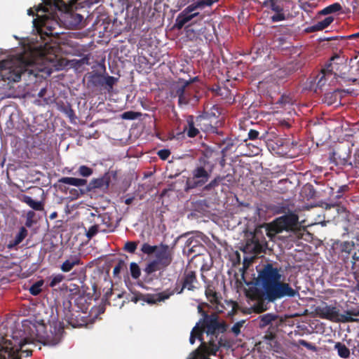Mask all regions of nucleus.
Segmentation results:
<instances>
[{"label": "nucleus", "mask_w": 359, "mask_h": 359, "mask_svg": "<svg viewBox=\"0 0 359 359\" xmlns=\"http://www.w3.org/2000/svg\"><path fill=\"white\" fill-rule=\"evenodd\" d=\"M178 98H179V104H186L188 103V102L189 100V95L187 93L180 96H178Z\"/></svg>", "instance_id": "c03bdc74"}, {"label": "nucleus", "mask_w": 359, "mask_h": 359, "mask_svg": "<svg viewBox=\"0 0 359 359\" xmlns=\"http://www.w3.org/2000/svg\"><path fill=\"white\" fill-rule=\"evenodd\" d=\"M49 5H50V7L52 6H51V1L49 2Z\"/></svg>", "instance_id": "69168bd1"}, {"label": "nucleus", "mask_w": 359, "mask_h": 359, "mask_svg": "<svg viewBox=\"0 0 359 359\" xmlns=\"http://www.w3.org/2000/svg\"><path fill=\"white\" fill-rule=\"evenodd\" d=\"M98 232V226H92L87 231L86 236L88 238H91Z\"/></svg>", "instance_id": "79ce46f5"}, {"label": "nucleus", "mask_w": 359, "mask_h": 359, "mask_svg": "<svg viewBox=\"0 0 359 359\" xmlns=\"http://www.w3.org/2000/svg\"><path fill=\"white\" fill-rule=\"evenodd\" d=\"M41 25L47 27H51L49 23V17L48 15H44L41 17Z\"/></svg>", "instance_id": "49530a36"}, {"label": "nucleus", "mask_w": 359, "mask_h": 359, "mask_svg": "<svg viewBox=\"0 0 359 359\" xmlns=\"http://www.w3.org/2000/svg\"><path fill=\"white\" fill-rule=\"evenodd\" d=\"M34 215V212L32 211H29L27 213V219H32V217Z\"/></svg>", "instance_id": "5fc2aeb1"}, {"label": "nucleus", "mask_w": 359, "mask_h": 359, "mask_svg": "<svg viewBox=\"0 0 359 359\" xmlns=\"http://www.w3.org/2000/svg\"><path fill=\"white\" fill-rule=\"evenodd\" d=\"M137 248V243L135 242H127L125 244V250L130 253H134Z\"/></svg>", "instance_id": "ea45409f"}, {"label": "nucleus", "mask_w": 359, "mask_h": 359, "mask_svg": "<svg viewBox=\"0 0 359 359\" xmlns=\"http://www.w3.org/2000/svg\"><path fill=\"white\" fill-rule=\"evenodd\" d=\"M346 188V187H341V189H340L344 190V189H345Z\"/></svg>", "instance_id": "0e129e2a"}, {"label": "nucleus", "mask_w": 359, "mask_h": 359, "mask_svg": "<svg viewBox=\"0 0 359 359\" xmlns=\"http://www.w3.org/2000/svg\"><path fill=\"white\" fill-rule=\"evenodd\" d=\"M274 320L275 316L271 313L262 315L259 316V326L261 327H266Z\"/></svg>", "instance_id": "cd10ccee"}, {"label": "nucleus", "mask_w": 359, "mask_h": 359, "mask_svg": "<svg viewBox=\"0 0 359 359\" xmlns=\"http://www.w3.org/2000/svg\"><path fill=\"white\" fill-rule=\"evenodd\" d=\"M170 154V152L168 149H161L158 151V155L162 160L167 159Z\"/></svg>", "instance_id": "37998d69"}, {"label": "nucleus", "mask_w": 359, "mask_h": 359, "mask_svg": "<svg viewBox=\"0 0 359 359\" xmlns=\"http://www.w3.org/2000/svg\"><path fill=\"white\" fill-rule=\"evenodd\" d=\"M122 117L126 119L135 118L134 113L132 111H127L123 114Z\"/></svg>", "instance_id": "09e8293b"}, {"label": "nucleus", "mask_w": 359, "mask_h": 359, "mask_svg": "<svg viewBox=\"0 0 359 359\" xmlns=\"http://www.w3.org/2000/svg\"><path fill=\"white\" fill-rule=\"evenodd\" d=\"M132 201H133L132 198H128V199L126 200V203L129 205V204L131 203Z\"/></svg>", "instance_id": "4d7b16f0"}, {"label": "nucleus", "mask_w": 359, "mask_h": 359, "mask_svg": "<svg viewBox=\"0 0 359 359\" xmlns=\"http://www.w3.org/2000/svg\"><path fill=\"white\" fill-rule=\"evenodd\" d=\"M184 131L187 132V135L190 137H194L198 134V130L194 126L193 116H189L187 118V126L184 128Z\"/></svg>", "instance_id": "aec40b11"}, {"label": "nucleus", "mask_w": 359, "mask_h": 359, "mask_svg": "<svg viewBox=\"0 0 359 359\" xmlns=\"http://www.w3.org/2000/svg\"><path fill=\"white\" fill-rule=\"evenodd\" d=\"M334 349L337 351V353L341 358L346 359L350 356V350L341 342H337L334 345Z\"/></svg>", "instance_id": "4be33fe9"}, {"label": "nucleus", "mask_w": 359, "mask_h": 359, "mask_svg": "<svg viewBox=\"0 0 359 359\" xmlns=\"http://www.w3.org/2000/svg\"><path fill=\"white\" fill-rule=\"evenodd\" d=\"M198 338L200 341H203L202 331L198 324H197L191 332L189 341L191 344H194L196 339Z\"/></svg>", "instance_id": "b1692460"}, {"label": "nucleus", "mask_w": 359, "mask_h": 359, "mask_svg": "<svg viewBox=\"0 0 359 359\" xmlns=\"http://www.w3.org/2000/svg\"><path fill=\"white\" fill-rule=\"evenodd\" d=\"M245 320H241L235 323L231 327L232 332L236 335H238L241 333V329L245 323Z\"/></svg>", "instance_id": "e433bc0d"}, {"label": "nucleus", "mask_w": 359, "mask_h": 359, "mask_svg": "<svg viewBox=\"0 0 359 359\" xmlns=\"http://www.w3.org/2000/svg\"><path fill=\"white\" fill-rule=\"evenodd\" d=\"M43 12H48V8L46 6L44 7V8L43 9Z\"/></svg>", "instance_id": "bf43d9fd"}, {"label": "nucleus", "mask_w": 359, "mask_h": 359, "mask_svg": "<svg viewBox=\"0 0 359 359\" xmlns=\"http://www.w3.org/2000/svg\"><path fill=\"white\" fill-rule=\"evenodd\" d=\"M297 343L299 345H302V346L306 347V348H308L309 350H311L313 351H316V347L314 345L307 342L306 341H305L304 339H299Z\"/></svg>", "instance_id": "a19ab883"}, {"label": "nucleus", "mask_w": 359, "mask_h": 359, "mask_svg": "<svg viewBox=\"0 0 359 359\" xmlns=\"http://www.w3.org/2000/svg\"><path fill=\"white\" fill-rule=\"evenodd\" d=\"M79 173L83 177H89L93 174V169L86 165H81L79 168Z\"/></svg>", "instance_id": "f704fd0d"}, {"label": "nucleus", "mask_w": 359, "mask_h": 359, "mask_svg": "<svg viewBox=\"0 0 359 359\" xmlns=\"http://www.w3.org/2000/svg\"><path fill=\"white\" fill-rule=\"evenodd\" d=\"M353 259L355 262L359 261V250H358V253H355V254L353 255Z\"/></svg>", "instance_id": "864d4df0"}, {"label": "nucleus", "mask_w": 359, "mask_h": 359, "mask_svg": "<svg viewBox=\"0 0 359 359\" xmlns=\"http://www.w3.org/2000/svg\"><path fill=\"white\" fill-rule=\"evenodd\" d=\"M202 333L203 332H206L208 335L211 336V339H210L208 344L205 342H202L201 346L198 348H200L203 344H205V349H209L212 344L217 346L219 351V346L217 344L215 343L212 339L213 337H217V334L220 332H223L226 330L225 325L223 323H219L218 320V316L216 314L212 315H206L204 317L203 322L200 327Z\"/></svg>", "instance_id": "423d86ee"}, {"label": "nucleus", "mask_w": 359, "mask_h": 359, "mask_svg": "<svg viewBox=\"0 0 359 359\" xmlns=\"http://www.w3.org/2000/svg\"><path fill=\"white\" fill-rule=\"evenodd\" d=\"M218 0H215V2H217Z\"/></svg>", "instance_id": "338daca9"}, {"label": "nucleus", "mask_w": 359, "mask_h": 359, "mask_svg": "<svg viewBox=\"0 0 359 359\" xmlns=\"http://www.w3.org/2000/svg\"><path fill=\"white\" fill-rule=\"evenodd\" d=\"M271 8L273 11L277 12V13H280L282 11V8L280 7V6L278 5H276V4H272L271 5Z\"/></svg>", "instance_id": "3c124183"}, {"label": "nucleus", "mask_w": 359, "mask_h": 359, "mask_svg": "<svg viewBox=\"0 0 359 359\" xmlns=\"http://www.w3.org/2000/svg\"><path fill=\"white\" fill-rule=\"evenodd\" d=\"M130 269L131 276L133 278L136 279L140 277V276L141 274L140 269L136 263H135V262L131 263L130 266Z\"/></svg>", "instance_id": "72a5a7b5"}, {"label": "nucleus", "mask_w": 359, "mask_h": 359, "mask_svg": "<svg viewBox=\"0 0 359 359\" xmlns=\"http://www.w3.org/2000/svg\"><path fill=\"white\" fill-rule=\"evenodd\" d=\"M259 132L255 130H250L248 133V137L250 140H256L258 137Z\"/></svg>", "instance_id": "de8ad7c7"}, {"label": "nucleus", "mask_w": 359, "mask_h": 359, "mask_svg": "<svg viewBox=\"0 0 359 359\" xmlns=\"http://www.w3.org/2000/svg\"><path fill=\"white\" fill-rule=\"evenodd\" d=\"M339 95V90H334L333 93H328L325 95L324 102L328 105L337 102V97Z\"/></svg>", "instance_id": "a878e982"}, {"label": "nucleus", "mask_w": 359, "mask_h": 359, "mask_svg": "<svg viewBox=\"0 0 359 359\" xmlns=\"http://www.w3.org/2000/svg\"><path fill=\"white\" fill-rule=\"evenodd\" d=\"M316 315L320 318L327 319L334 323H346V321L351 320L348 317L342 316L340 314L339 309L334 306L325 304L316 307Z\"/></svg>", "instance_id": "6e6552de"}, {"label": "nucleus", "mask_w": 359, "mask_h": 359, "mask_svg": "<svg viewBox=\"0 0 359 359\" xmlns=\"http://www.w3.org/2000/svg\"><path fill=\"white\" fill-rule=\"evenodd\" d=\"M353 36L359 37V32L353 35Z\"/></svg>", "instance_id": "052dcab7"}, {"label": "nucleus", "mask_w": 359, "mask_h": 359, "mask_svg": "<svg viewBox=\"0 0 359 359\" xmlns=\"http://www.w3.org/2000/svg\"><path fill=\"white\" fill-rule=\"evenodd\" d=\"M210 178V173L202 166L196 167L191 172V175L187 179L185 191L204 185Z\"/></svg>", "instance_id": "0eeeda50"}, {"label": "nucleus", "mask_w": 359, "mask_h": 359, "mask_svg": "<svg viewBox=\"0 0 359 359\" xmlns=\"http://www.w3.org/2000/svg\"><path fill=\"white\" fill-rule=\"evenodd\" d=\"M48 279L50 280L49 286L54 287L64 280L65 276L61 273L53 274Z\"/></svg>", "instance_id": "bb28decb"}, {"label": "nucleus", "mask_w": 359, "mask_h": 359, "mask_svg": "<svg viewBox=\"0 0 359 359\" xmlns=\"http://www.w3.org/2000/svg\"><path fill=\"white\" fill-rule=\"evenodd\" d=\"M334 20V18L332 16H328L325 18L323 20L318 22L314 25L309 27V30L311 32H316L320 31L325 28H327Z\"/></svg>", "instance_id": "a211bd4d"}, {"label": "nucleus", "mask_w": 359, "mask_h": 359, "mask_svg": "<svg viewBox=\"0 0 359 359\" xmlns=\"http://www.w3.org/2000/svg\"><path fill=\"white\" fill-rule=\"evenodd\" d=\"M28 14H29V15H34V12L32 11V9H29V10H28Z\"/></svg>", "instance_id": "13d9d810"}, {"label": "nucleus", "mask_w": 359, "mask_h": 359, "mask_svg": "<svg viewBox=\"0 0 359 359\" xmlns=\"http://www.w3.org/2000/svg\"><path fill=\"white\" fill-rule=\"evenodd\" d=\"M354 248V243L346 241L341 244V251L350 254Z\"/></svg>", "instance_id": "c9c22d12"}, {"label": "nucleus", "mask_w": 359, "mask_h": 359, "mask_svg": "<svg viewBox=\"0 0 359 359\" xmlns=\"http://www.w3.org/2000/svg\"><path fill=\"white\" fill-rule=\"evenodd\" d=\"M197 282L196 273L194 271H186L184 273L183 280H182V287L178 290L176 287L174 290L179 294H181L183 292L184 289H187L189 290H194L196 288L194 284Z\"/></svg>", "instance_id": "f8f14e48"}, {"label": "nucleus", "mask_w": 359, "mask_h": 359, "mask_svg": "<svg viewBox=\"0 0 359 359\" xmlns=\"http://www.w3.org/2000/svg\"><path fill=\"white\" fill-rule=\"evenodd\" d=\"M81 264V259L79 257L72 256L62 263L60 269L62 271L67 273L72 271L75 266L80 265Z\"/></svg>", "instance_id": "2eb2a0df"}, {"label": "nucleus", "mask_w": 359, "mask_h": 359, "mask_svg": "<svg viewBox=\"0 0 359 359\" xmlns=\"http://www.w3.org/2000/svg\"><path fill=\"white\" fill-rule=\"evenodd\" d=\"M344 62L345 60L340 57L338 55L332 57L330 63L326 65L325 67L322 69L321 74L319 75L320 78L317 82V86L320 88L323 87L325 85L326 77L331 76L332 72L338 71L339 65L346 67Z\"/></svg>", "instance_id": "1a4fd4ad"}, {"label": "nucleus", "mask_w": 359, "mask_h": 359, "mask_svg": "<svg viewBox=\"0 0 359 359\" xmlns=\"http://www.w3.org/2000/svg\"><path fill=\"white\" fill-rule=\"evenodd\" d=\"M117 79L114 76H107L104 78V83L109 87V90L112 89L113 86L116 83Z\"/></svg>", "instance_id": "4c0bfd02"}, {"label": "nucleus", "mask_w": 359, "mask_h": 359, "mask_svg": "<svg viewBox=\"0 0 359 359\" xmlns=\"http://www.w3.org/2000/svg\"><path fill=\"white\" fill-rule=\"evenodd\" d=\"M23 336L18 339V336L12 339H3L0 342V359H20L18 353L26 344H32L37 339H43V344L48 346H55L61 340L62 329L54 327L50 334L43 335L44 324H36L29 320H25L22 324Z\"/></svg>", "instance_id": "f257e3e1"}, {"label": "nucleus", "mask_w": 359, "mask_h": 359, "mask_svg": "<svg viewBox=\"0 0 359 359\" xmlns=\"http://www.w3.org/2000/svg\"><path fill=\"white\" fill-rule=\"evenodd\" d=\"M27 236V230L25 227H21L15 237L8 243V248H15L26 238Z\"/></svg>", "instance_id": "dca6fc26"}, {"label": "nucleus", "mask_w": 359, "mask_h": 359, "mask_svg": "<svg viewBox=\"0 0 359 359\" xmlns=\"http://www.w3.org/2000/svg\"><path fill=\"white\" fill-rule=\"evenodd\" d=\"M215 0H201L189 5L177 17L175 27L181 29L184 25L197 23L201 21L204 15L197 11L205 6H210Z\"/></svg>", "instance_id": "39448f33"}, {"label": "nucleus", "mask_w": 359, "mask_h": 359, "mask_svg": "<svg viewBox=\"0 0 359 359\" xmlns=\"http://www.w3.org/2000/svg\"><path fill=\"white\" fill-rule=\"evenodd\" d=\"M189 82L187 81H179L174 86L173 90L175 93V96H180L187 93L186 88L189 86Z\"/></svg>", "instance_id": "412c9836"}, {"label": "nucleus", "mask_w": 359, "mask_h": 359, "mask_svg": "<svg viewBox=\"0 0 359 359\" xmlns=\"http://www.w3.org/2000/svg\"><path fill=\"white\" fill-rule=\"evenodd\" d=\"M46 50L28 48L23 53L0 62V76L2 80L18 82L21 76H38L43 71L45 62L54 58H46Z\"/></svg>", "instance_id": "f03ea898"}, {"label": "nucleus", "mask_w": 359, "mask_h": 359, "mask_svg": "<svg viewBox=\"0 0 359 359\" xmlns=\"http://www.w3.org/2000/svg\"><path fill=\"white\" fill-rule=\"evenodd\" d=\"M56 215V213H53L52 215H51V218H54Z\"/></svg>", "instance_id": "e2e57ef3"}, {"label": "nucleus", "mask_w": 359, "mask_h": 359, "mask_svg": "<svg viewBox=\"0 0 359 359\" xmlns=\"http://www.w3.org/2000/svg\"><path fill=\"white\" fill-rule=\"evenodd\" d=\"M158 247V246H157V245H150L148 243H144L142 245L141 251L143 253L147 254V255H151L153 253L156 254Z\"/></svg>", "instance_id": "7c9ffc66"}, {"label": "nucleus", "mask_w": 359, "mask_h": 359, "mask_svg": "<svg viewBox=\"0 0 359 359\" xmlns=\"http://www.w3.org/2000/svg\"><path fill=\"white\" fill-rule=\"evenodd\" d=\"M161 269H163V266H161V265H160L157 261L155 259L154 260L153 262H150L147 268H146V271L148 273H153L154 271H158V270H161Z\"/></svg>", "instance_id": "2f4dec72"}, {"label": "nucleus", "mask_w": 359, "mask_h": 359, "mask_svg": "<svg viewBox=\"0 0 359 359\" xmlns=\"http://www.w3.org/2000/svg\"><path fill=\"white\" fill-rule=\"evenodd\" d=\"M223 180L224 177H222L220 176L216 177L209 184L204 187V190L209 191L214 189L215 187H217Z\"/></svg>", "instance_id": "473e14b6"}, {"label": "nucleus", "mask_w": 359, "mask_h": 359, "mask_svg": "<svg viewBox=\"0 0 359 359\" xmlns=\"http://www.w3.org/2000/svg\"><path fill=\"white\" fill-rule=\"evenodd\" d=\"M298 216L295 214H288L279 217L273 222L264 224L259 226L255 230L253 240L255 242H259V235L262 234V230L264 229L268 237L271 240L279 233L285 231L290 233V237L292 239L299 238L302 236L303 230L299 224Z\"/></svg>", "instance_id": "20e7f679"}, {"label": "nucleus", "mask_w": 359, "mask_h": 359, "mask_svg": "<svg viewBox=\"0 0 359 359\" xmlns=\"http://www.w3.org/2000/svg\"><path fill=\"white\" fill-rule=\"evenodd\" d=\"M43 285V280H41L33 284L29 288V292L32 295H38L42 290L41 287Z\"/></svg>", "instance_id": "c756f323"}, {"label": "nucleus", "mask_w": 359, "mask_h": 359, "mask_svg": "<svg viewBox=\"0 0 359 359\" xmlns=\"http://www.w3.org/2000/svg\"><path fill=\"white\" fill-rule=\"evenodd\" d=\"M59 182L75 187H82L87 184V180L76 177H65L60 179Z\"/></svg>", "instance_id": "f3484780"}, {"label": "nucleus", "mask_w": 359, "mask_h": 359, "mask_svg": "<svg viewBox=\"0 0 359 359\" xmlns=\"http://www.w3.org/2000/svg\"><path fill=\"white\" fill-rule=\"evenodd\" d=\"M111 181L110 175L107 173L102 177L93 180L89 184V189H100L101 190H106L108 189Z\"/></svg>", "instance_id": "ddd939ff"}, {"label": "nucleus", "mask_w": 359, "mask_h": 359, "mask_svg": "<svg viewBox=\"0 0 359 359\" xmlns=\"http://www.w3.org/2000/svg\"><path fill=\"white\" fill-rule=\"evenodd\" d=\"M334 205H327V208H330L331 207H334Z\"/></svg>", "instance_id": "680f3d73"}, {"label": "nucleus", "mask_w": 359, "mask_h": 359, "mask_svg": "<svg viewBox=\"0 0 359 359\" xmlns=\"http://www.w3.org/2000/svg\"><path fill=\"white\" fill-rule=\"evenodd\" d=\"M173 294L174 290H167L154 295H148L147 297L143 296V301L149 304H155L158 302L164 301L165 299H168Z\"/></svg>", "instance_id": "4468645a"}, {"label": "nucleus", "mask_w": 359, "mask_h": 359, "mask_svg": "<svg viewBox=\"0 0 359 359\" xmlns=\"http://www.w3.org/2000/svg\"><path fill=\"white\" fill-rule=\"evenodd\" d=\"M140 300H143V295L142 294H134L133 297L131 298V301L137 303Z\"/></svg>", "instance_id": "8fccbe9b"}, {"label": "nucleus", "mask_w": 359, "mask_h": 359, "mask_svg": "<svg viewBox=\"0 0 359 359\" xmlns=\"http://www.w3.org/2000/svg\"><path fill=\"white\" fill-rule=\"evenodd\" d=\"M173 254L172 247L161 243L156 252V260L161 266L165 268L172 262Z\"/></svg>", "instance_id": "9d476101"}, {"label": "nucleus", "mask_w": 359, "mask_h": 359, "mask_svg": "<svg viewBox=\"0 0 359 359\" xmlns=\"http://www.w3.org/2000/svg\"><path fill=\"white\" fill-rule=\"evenodd\" d=\"M341 9V6L339 4L335 3L333 4L321 11V13L323 15H327L330 13H332L334 12L339 11Z\"/></svg>", "instance_id": "c85d7f7f"}, {"label": "nucleus", "mask_w": 359, "mask_h": 359, "mask_svg": "<svg viewBox=\"0 0 359 359\" xmlns=\"http://www.w3.org/2000/svg\"><path fill=\"white\" fill-rule=\"evenodd\" d=\"M342 316L348 317L351 319V320L346 321V323L358 321L359 319L356 318V317H359V309L347 310L342 314Z\"/></svg>", "instance_id": "393cba45"}, {"label": "nucleus", "mask_w": 359, "mask_h": 359, "mask_svg": "<svg viewBox=\"0 0 359 359\" xmlns=\"http://www.w3.org/2000/svg\"><path fill=\"white\" fill-rule=\"evenodd\" d=\"M77 1H79L81 4L84 3L90 5L97 3L98 0H53V3L55 9L63 12H68Z\"/></svg>", "instance_id": "9b49d317"}, {"label": "nucleus", "mask_w": 359, "mask_h": 359, "mask_svg": "<svg viewBox=\"0 0 359 359\" xmlns=\"http://www.w3.org/2000/svg\"><path fill=\"white\" fill-rule=\"evenodd\" d=\"M258 278L262 285L263 296L269 302H274L285 297H292L297 292L287 283L283 281L280 268L267 264L259 271Z\"/></svg>", "instance_id": "7ed1b4c3"}, {"label": "nucleus", "mask_w": 359, "mask_h": 359, "mask_svg": "<svg viewBox=\"0 0 359 359\" xmlns=\"http://www.w3.org/2000/svg\"><path fill=\"white\" fill-rule=\"evenodd\" d=\"M22 201L35 210H41L43 209V204L40 201H34L30 196H24Z\"/></svg>", "instance_id": "5701e85b"}, {"label": "nucleus", "mask_w": 359, "mask_h": 359, "mask_svg": "<svg viewBox=\"0 0 359 359\" xmlns=\"http://www.w3.org/2000/svg\"><path fill=\"white\" fill-rule=\"evenodd\" d=\"M32 219H27L25 224L27 226L30 227L32 226Z\"/></svg>", "instance_id": "6e6d98bb"}, {"label": "nucleus", "mask_w": 359, "mask_h": 359, "mask_svg": "<svg viewBox=\"0 0 359 359\" xmlns=\"http://www.w3.org/2000/svg\"><path fill=\"white\" fill-rule=\"evenodd\" d=\"M46 93V88H43L39 92L38 96L39 97H43L45 95Z\"/></svg>", "instance_id": "603ef678"}, {"label": "nucleus", "mask_w": 359, "mask_h": 359, "mask_svg": "<svg viewBox=\"0 0 359 359\" xmlns=\"http://www.w3.org/2000/svg\"><path fill=\"white\" fill-rule=\"evenodd\" d=\"M126 267V264L123 261L120 260L117 265L114 267L113 274L114 276H118L121 271Z\"/></svg>", "instance_id": "58836bf2"}, {"label": "nucleus", "mask_w": 359, "mask_h": 359, "mask_svg": "<svg viewBox=\"0 0 359 359\" xmlns=\"http://www.w3.org/2000/svg\"><path fill=\"white\" fill-rule=\"evenodd\" d=\"M205 295L208 299L213 304L219 303V294L215 290L212 285H208L205 290Z\"/></svg>", "instance_id": "6ab92c4d"}, {"label": "nucleus", "mask_w": 359, "mask_h": 359, "mask_svg": "<svg viewBox=\"0 0 359 359\" xmlns=\"http://www.w3.org/2000/svg\"><path fill=\"white\" fill-rule=\"evenodd\" d=\"M271 19L273 22L281 21L285 19V15L281 12L277 13L276 15L271 17Z\"/></svg>", "instance_id": "a18cd8bd"}]
</instances>
